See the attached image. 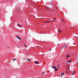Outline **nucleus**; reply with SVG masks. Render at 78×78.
<instances>
[{"mask_svg":"<svg viewBox=\"0 0 78 78\" xmlns=\"http://www.w3.org/2000/svg\"><path fill=\"white\" fill-rule=\"evenodd\" d=\"M52 68H53V69H55V72H56V71H57L58 69H56V67L54 66H51Z\"/></svg>","mask_w":78,"mask_h":78,"instance_id":"obj_1","label":"nucleus"},{"mask_svg":"<svg viewBox=\"0 0 78 78\" xmlns=\"http://www.w3.org/2000/svg\"><path fill=\"white\" fill-rule=\"evenodd\" d=\"M66 55V59H68V57H70V56L67 55V53H65Z\"/></svg>","mask_w":78,"mask_h":78,"instance_id":"obj_2","label":"nucleus"},{"mask_svg":"<svg viewBox=\"0 0 78 78\" xmlns=\"http://www.w3.org/2000/svg\"><path fill=\"white\" fill-rule=\"evenodd\" d=\"M61 77H62L63 76H64V73L63 72H61Z\"/></svg>","mask_w":78,"mask_h":78,"instance_id":"obj_3","label":"nucleus"},{"mask_svg":"<svg viewBox=\"0 0 78 78\" xmlns=\"http://www.w3.org/2000/svg\"><path fill=\"white\" fill-rule=\"evenodd\" d=\"M63 48H66L67 47V45L66 44H64L63 45Z\"/></svg>","mask_w":78,"mask_h":78,"instance_id":"obj_4","label":"nucleus"},{"mask_svg":"<svg viewBox=\"0 0 78 78\" xmlns=\"http://www.w3.org/2000/svg\"><path fill=\"white\" fill-rule=\"evenodd\" d=\"M75 73H76V72H75V71H73V73L72 74V75H74V74H75Z\"/></svg>","mask_w":78,"mask_h":78,"instance_id":"obj_5","label":"nucleus"},{"mask_svg":"<svg viewBox=\"0 0 78 78\" xmlns=\"http://www.w3.org/2000/svg\"><path fill=\"white\" fill-rule=\"evenodd\" d=\"M18 27H22V25H21L19 23H18Z\"/></svg>","mask_w":78,"mask_h":78,"instance_id":"obj_6","label":"nucleus"},{"mask_svg":"<svg viewBox=\"0 0 78 78\" xmlns=\"http://www.w3.org/2000/svg\"><path fill=\"white\" fill-rule=\"evenodd\" d=\"M16 37H17V38H18V39H20V37H19L18 35H17L16 36Z\"/></svg>","mask_w":78,"mask_h":78,"instance_id":"obj_7","label":"nucleus"},{"mask_svg":"<svg viewBox=\"0 0 78 78\" xmlns=\"http://www.w3.org/2000/svg\"><path fill=\"white\" fill-rule=\"evenodd\" d=\"M35 63L36 64H39V62H35Z\"/></svg>","mask_w":78,"mask_h":78,"instance_id":"obj_8","label":"nucleus"},{"mask_svg":"<svg viewBox=\"0 0 78 78\" xmlns=\"http://www.w3.org/2000/svg\"><path fill=\"white\" fill-rule=\"evenodd\" d=\"M55 19H56L55 18H54V20H52V21H55Z\"/></svg>","mask_w":78,"mask_h":78,"instance_id":"obj_9","label":"nucleus"},{"mask_svg":"<svg viewBox=\"0 0 78 78\" xmlns=\"http://www.w3.org/2000/svg\"><path fill=\"white\" fill-rule=\"evenodd\" d=\"M61 32V30H60L59 31V33H60Z\"/></svg>","mask_w":78,"mask_h":78,"instance_id":"obj_10","label":"nucleus"},{"mask_svg":"<svg viewBox=\"0 0 78 78\" xmlns=\"http://www.w3.org/2000/svg\"><path fill=\"white\" fill-rule=\"evenodd\" d=\"M71 62V61H68L67 62Z\"/></svg>","mask_w":78,"mask_h":78,"instance_id":"obj_11","label":"nucleus"},{"mask_svg":"<svg viewBox=\"0 0 78 78\" xmlns=\"http://www.w3.org/2000/svg\"><path fill=\"white\" fill-rule=\"evenodd\" d=\"M27 60H29V61H30V59H27Z\"/></svg>","mask_w":78,"mask_h":78,"instance_id":"obj_12","label":"nucleus"},{"mask_svg":"<svg viewBox=\"0 0 78 78\" xmlns=\"http://www.w3.org/2000/svg\"><path fill=\"white\" fill-rule=\"evenodd\" d=\"M24 45H25V47H27V46H26V44H25Z\"/></svg>","mask_w":78,"mask_h":78,"instance_id":"obj_13","label":"nucleus"},{"mask_svg":"<svg viewBox=\"0 0 78 78\" xmlns=\"http://www.w3.org/2000/svg\"><path fill=\"white\" fill-rule=\"evenodd\" d=\"M16 60V59L15 58H14L13 59V61H15Z\"/></svg>","mask_w":78,"mask_h":78,"instance_id":"obj_14","label":"nucleus"},{"mask_svg":"<svg viewBox=\"0 0 78 78\" xmlns=\"http://www.w3.org/2000/svg\"><path fill=\"white\" fill-rule=\"evenodd\" d=\"M44 72L43 73H42V75H43V74H44Z\"/></svg>","mask_w":78,"mask_h":78,"instance_id":"obj_15","label":"nucleus"},{"mask_svg":"<svg viewBox=\"0 0 78 78\" xmlns=\"http://www.w3.org/2000/svg\"><path fill=\"white\" fill-rule=\"evenodd\" d=\"M62 22H64V20H62Z\"/></svg>","mask_w":78,"mask_h":78,"instance_id":"obj_16","label":"nucleus"},{"mask_svg":"<svg viewBox=\"0 0 78 78\" xmlns=\"http://www.w3.org/2000/svg\"><path fill=\"white\" fill-rule=\"evenodd\" d=\"M61 76V74L59 75V76Z\"/></svg>","mask_w":78,"mask_h":78,"instance_id":"obj_17","label":"nucleus"},{"mask_svg":"<svg viewBox=\"0 0 78 78\" xmlns=\"http://www.w3.org/2000/svg\"><path fill=\"white\" fill-rule=\"evenodd\" d=\"M59 65H58V67H59Z\"/></svg>","mask_w":78,"mask_h":78,"instance_id":"obj_18","label":"nucleus"},{"mask_svg":"<svg viewBox=\"0 0 78 78\" xmlns=\"http://www.w3.org/2000/svg\"><path fill=\"white\" fill-rule=\"evenodd\" d=\"M47 22H49V21H47Z\"/></svg>","mask_w":78,"mask_h":78,"instance_id":"obj_19","label":"nucleus"},{"mask_svg":"<svg viewBox=\"0 0 78 78\" xmlns=\"http://www.w3.org/2000/svg\"><path fill=\"white\" fill-rule=\"evenodd\" d=\"M46 23V22H45L44 23Z\"/></svg>","mask_w":78,"mask_h":78,"instance_id":"obj_20","label":"nucleus"},{"mask_svg":"<svg viewBox=\"0 0 78 78\" xmlns=\"http://www.w3.org/2000/svg\"><path fill=\"white\" fill-rule=\"evenodd\" d=\"M34 17H35V16H34Z\"/></svg>","mask_w":78,"mask_h":78,"instance_id":"obj_21","label":"nucleus"},{"mask_svg":"<svg viewBox=\"0 0 78 78\" xmlns=\"http://www.w3.org/2000/svg\"><path fill=\"white\" fill-rule=\"evenodd\" d=\"M59 44H58V45H59Z\"/></svg>","mask_w":78,"mask_h":78,"instance_id":"obj_22","label":"nucleus"},{"mask_svg":"<svg viewBox=\"0 0 78 78\" xmlns=\"http://www.w3.org/2000/svg\"><path fill=\"white\" fill-rule=\"evenodd\" d=\"M58 30H59V29H58Z\"/></svg>","mask_w":78,"mask_h":78,"instance_id":"obj_23","label":"nucleus"}]
</instances>
